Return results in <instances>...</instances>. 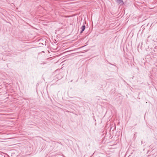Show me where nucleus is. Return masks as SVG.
<instances>
[{
	"label": "nucleus",
	"mask_w": 157,
	"mask_h": 157,
	"mask_svg": "<svg viewBox=\"0 0 157 157\" xmlns=\"http://www.w3.org/2000/svg\"><path fill=\"white\" fill-rule=\"evenodd\" d=\"M83 31H82V30H81V31L80 32V34L82 33H83Z\"/></svg>",
	"instance_id": "3"
},
{
	"label": "nucleus",
	"mask_w": 157,
	"mask_h": 157,
	"mask_svg": "<svg viewBox=\"0 0 157 157\" xmlns=\"http://www.w3.org/2000/svg\"><path fill=\"white\" fill-rule=\"evenodd\" d=\"M116 2L119 4H121V5H123L124 4L123 0H116Z\"/></svg>",
	"instance_id": "1"
},
{
	"label": "nucleus",
	"mask_w": 157,
	"mask_h": 157,
	"mask_svg": "<svg viewBox=\"0 0 157 157\" xmlns=\"http://www.w3.org/2000/svg\"><path fill=\"white\" fill-rule=\"evenodd\" d=\"M81 28L82 31H84L86 28V26L85 25H83Z\"/></svg>",
	"instance_id": "2"
}]
</instances>
